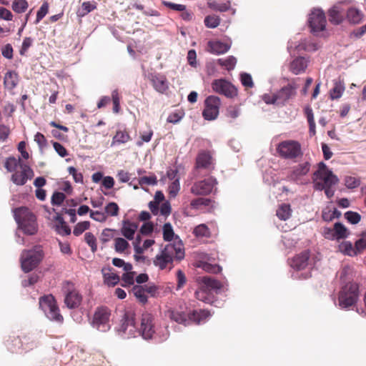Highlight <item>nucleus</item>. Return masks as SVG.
I'll return each mask as SVG.
<instances>
[{"label":"nucleus","mask_w":366,"mask_h":366,"mask_svg":"<svg viewBox=\"0 0 366 366\" xmlns=\"http://www.w3.org/2000/svg\"><path fill=\"white\" fill-rule=\"evenodd\" d=\"M213 164L212 156L206 152H200L196 161V169H210Z\"/></svg>","instance_id":"21"},{"label":"nucleus","mask_w":366,"mask_h":366,"mask_svg":"<svg viewBox=\"0 0 366 366\" xmlns=\"http://www.w3.org/2000/svg\"><path fill=\"white\" fill-rule=\"evenodd\" d=\"M211 201L209 199L197 198L192 201L191 206L193 208L199 209L201 206H209Z\"/></svg>","instance_id":"62"},{"label":"nucleus","mask_w":366,"mask_h":366,"mask_svg":"<svg viewBox=\"0 0 366 366\" xmlns=\"http://www.w3.org/2000/svg\"><path fill=\"white\" fill-rule=\"evenodd\" d=\"M137 228L138 225L137 223L132 222L129 220H124L122 222L121 233L127 239L132 240L134 239Z\"/></svg>","instance_id":"19"},{"label":"nucleus","mask_w":366,"mask_h":366,"mask_svg":"<svg viewBox=\"0 0 366 366\" xmlns=\"http://www.w3.org/2000/svg\"><path fill=\"white\" fill-rule=\"evenodd\" d=\"M154 89L160 93L164 92L168 89V82L164 76L156 75L152 79Z\"/></svg>","instance_id":"28"},{"label":"nucleus","mask_w":366,"mask_h":366,"mask_svg":"<svg viewBox=\"0 0 366 366\" xmlns=\"http://www.w3.org/2000/svg\"><path fill=\"white\" fill-rule=\"evenodd\" d=\"M117 332L124 338L135 337L136 334L139 333L145 340L152 339L155 332L153 317L149 313L143 314L140 329L137 331L134 322V314L132 311H126L122 316Z\"/></svg>","instance_id":"1"},{"label":"nucleus","mask_w":366,"mask_h":366,"mask_svg":"<svg viewBox=\"0 0 366 366\" xmlns=\"http://www.w3.org/2000/svg\"><path fill=\"white\" fill-rule=\"evenodd\" d=\"M49 4L47 2H44L39 9L36 14V19L35 24H37L48 13Z\"/></svg>","instance_id":"56"},{"label":"nucleus","mask_w":366,"mask_h":366,"mask_svg":"<svg viewBox=\"0 0 366 366\" xmlns=\"http://www.w3.org/2000/svg\"><path fill=\"white\" fill-rule=\"evenodd\" d=\"M308 24L311 32L315 35H319L323 31L326 26V18L323 11L320 9H312L309 14Z\"/></svg>","instance_id":"10"},{"label":"nucleus","mask_w":366,"mask_h":366,"mask_svg":"<svg viewBox=\"0 0 366 366\" xmlns=\"http://www.w3.org/2000/svg\"><path fill=\"white\" fill-rule=\"evenodd\" d=\"M279 154L285 159H293L297 157L301 154L300 144L292 140L282 142L277 148Z\"/></svg>","instance_id":"11"},{"label":"nucleus","mask_w":366,"mask_h":366,"mask_svg":"<svg viewBox=\"0 0 366 366\" xmlns=\"http://www.w3.org/2000/svg\"><path fill=\"white\" fill-rule=\"evenodd\" d=\"M207 4L210 9L220 12L227 11L230 9L229 1L225 3H219L218 0H209Z\"/></svg>","instance_id":"34"},{"label":"nucleus","mask_w":366,"mask_h":366,"mask_svg":"<svg viewBox=\"0 0 366 366\" xmlns=\"http://www.w3.org/2000/svg\"><path fill=\"white\" fill-rule=\"evenodd\" d=\"M359 299V289L356 283L343 285L338 295V307L342 310L353 309Z\"/></svg>","instance_id":"5"},{"label":"nucleus","mask_w":366,"mask_h":366,"mask_svg":"<svg viewBox=\"0 0 366 366\" xmlns=\"http://www.w3.org/2000/svg\"><path fill=\"white\" fill-rule=\"evenodd\" d=\"M309 259V253L307 252H305L301 253L300 254L294 257L290 262V266L297 270L295 274H293L292 276L295 278H302L307 279L310 274L309 272H304L299 274V271L303 270L306 268L308 264Z\"/></svg>","instance_id":"13"},{"label":"nucleus","mask_w":366,"mask_h":366,"mask_svg":"<svg viewBox=\"0 0 366 366\" xmlns=\"http://www.w3.org/2000/svg\"><path fill=\"white\" fill-rule=\"evenodd\" d=\"M292 214V209L290 208V204H282L277 209L276 214L279 219L281 220H287L288 219Z\"/></svg>","instance_id":"35"},{"label":"nucleus","mask_w":366,"mask_h":366,"mask_svg":"<svg viewBox=\"0 0 366 366\" xmlns=\"http://www.w3.org/2000/svg\"><path fill=\"white\" fill-rule=\"evenodd\" d=\"M345 217L350 223L352 224H357L361 219L360 214L352 211H348L345 212Z\"/></svg>","instance_id":"52"},{"label":"nucleus","mask_w":366,"mask_h":366,"mask_svg":"<svg viewBox=\"0 0 366 366\" xmlns=\"http://www.w3.org/2000/svg\"><path fill=\"white\" fill-rule=\"evenodd\" d=\"M14 217L20 229L25 234L33 235L37 232L38 224L35 215L26 207L14 210Z\"/></svg>","instance_id":"3"},{"label":"nucleus","mask_w":366,"mask_h":366,"mask_svg":"<svg viewBox=\"0 0 366 366\" xmlns=\"http://www.w3.org/2000/svg\"><path fill=\"white\" fill-rule=\"evenodd\" d=\"M129 245L128 242L124 238L117 237L114 239V249L117 252H124L128 248Z\"/></svg>","instance_id":"43"},{"label":"nucleus","mask_w":366,"mask_h":366,"mask_svg":"<svg viewBox=\"0 0 366 366\" xmlns=\"http://www.w3.org/2000/svg\"><path fill=\"white\" fill-rule=\"evenodd\" d=\"M56 231L61 235H69L71 233L70 228L66 224V223H61L55 225Z\"/></svg>","instance_id":"64"},{"label":"nucleus","mask_w":366,"mask_h":366,"mask_svg":"<svg viewBox=\"0 0 366 366\" xmlns=\"http://www.w3.org/2000/svg\"><path fill=\"white\" fill-rule=\"evenodd\" d=\"M180 190L179 180L176 179L169 185L168 191L171 197H175Z\"/></svg>","instance_id":"54"},{"label":"nucleus","mask_w":366,"mask_h":366,"mask_svg":"<svg viewBox=\"0 0 366 366\" xmlns=\"http://www.w3.org/2000/svg\"><path fill=\"white\" fill-rule=\"evenodd\" d=\"M65 194L62 192H56L51 197V204L53 205H61L65 199Z\"/></svg>","instance_id":"61"},{"label":"nucleus","mask_w":366,"mask_h":366,"mask_svg":"<svg viewBox=\"0 0 366 366\" xmlns=\"http://www.w3.org/2000/svg\"><path fill=\"white\" fill-rule=\"evenodd\" d=\"M110 310L107 307H99L95 311L91 322L92 327L99 332H105L110 330Z\"/></svg>","instance_id":"9"},{"label":"nucleus","mask_w":366,"mask_h":366,"mask_svg":"<svg viewBox=\"0 0 366 366\" xmlns=\"http://www.w3.org/2000/svg\"><path fill=\"white\" fill-rule=\"evenodd\" d=\"M33 177L34 172L29 166L27 164H20L19 170H16L11 175V181L16 185L22 186Z\"/></svg>","instance_id":"16"},{"label":"nucleus","mask_w":366,"mask_h":366,"mask_svg":"<svg viewBox=\"0 0 366 366\" xmlns=\"http://www.w3.org/2000/svg\"><path fill=\"white\" fill-rule=\"evenodd\" d=\"M220 99L216 96H209L205 100V108L202 115L206 120L212 121L217 119L219 114Z\"/></svg>","instance_id":"12"},{"label":"nucleus","mask_w":366,"mask_h":366,"mask_svg":"<svg viewBox=\"0 0 366 366\" xmlns=\"http://www.w3.org/2000/svg\"><path fill=\"white\" fill-rule=\"evenodd\" d=\"M18 74L15 71H9L5 74L4 84L6 89L12 90L18 84Z\"/></svg>","instance_id":"29"},{"label":"nucleus","mask_w":366,"mask_h":366,"mask_svg":"<svg viewBox=\"0 0 366 366\" xmlns=\"http://www.w3.org/2000/svg\"><path fill=\"white\" fill-rule=\"evenodd\" d=\"M184 257V249L182 242L177 237L174 242L167 243L160 249L154 259V264L160 269H164L174 259L182 260Z\"/></svg>","instance_id":"2"},{"label":"nucleus","mask_w":366,"mask_h":366,"mask_svg":"<svg viewBox=\"0 0 366 366\" xmlns=\"http://www.w3.org/2000/svg\"><path fill=\"white\" fill-rule=\"evenodd\" d=\"M220 19L217 16L210 15L207 16L204 19L205 26L208 28H216L219 26Z\"/></svg>","instance_id":"48"},{"label":"nucleus","mask_w":366,"mask_h":366,"mask_svg":"<svg viewBox=\"0 0 366 366\" xmlns=\"http://www.w3.org/2000/svg\"><path fill=\"white\" fill-rule=\"evenodd\" d=\"M226 115L231 119H235L240 115V109L237 106L229 107L227 109Z\"/></svg>","instance_id":"58"},{"label":"nucleus","mask_w":366,"mask_h":366,"mask_svg":"<svg viewBox=\"0 0 366 366\" xmlns=\"http://www.w3.org/2000/svg\"><path fill=\"white\" fill-rule=\"evenodd\" d=\"M366 248V240L363 238L357 239L354 244V249L356 252V256L362 252Z\"/></svg>","instance_id":"63"},{"label":"nucleus","mask_w":366,"mask_h":366,"mask_svg":"<svg viewBox=\"0 0 366 366\" xmlns=\"http://www.w3.org/2000/svg\"><path fill=\"white\" fill-rule=\"evenodd\" d=\"M199 282L202 284L200 288L195 292L197 300L206 303L212 302V297L209 292H215L217 293L222 287V284L208 276L199 278Z\"/></svg>","instance_id":"6"},{"label":"nucleus","mask_w":366,"mask_h":366,"mask_svg":"<svg viewBox=\"0 0 366 366\" xmlns=\"http://www.w3.org/2000/svg\"><path fill=\"white\" fill-rule=\"evenodd\" d=\"M96 9L95 3L85 1L82 4L81 8L78 11V15L84 16Z\"/></svg>","instance_id":"46"},{"label":"nucleus","mask_w":366,"mask_h":366,"mask_svg":"<svg viewBox=\"0 0 366 366\" xmlns=\"http://www.w3.org/2000/svg\"><path fill=\"white\" fill-rule=\"evenodd\" d=\"M210 316V312L206 310H194L189 314V322L192 321L197 324L204 323Z\"/></svg>","instance_id":"23"},{"label":"nucleus","mask_w":366,"mask_h":366,"mask_svg":"<svg viewBox=\"0 0 366 366\" xmlns=\"http://www.w3.org/2000/svg\"><path fill=\"white\" fill-rule=\"evenodd\" d=\"M112 264L117 267L122 268L125 272L131 271L133 268L132 264L125 262L123 259L119 258H114L112 259Z\"/></svg>","instance_id":"49"},{"label":"nucleus","mask_w":366,"mask_h":366,"mask_svg":"<svg viewBox=\"0 0 366 366\" xmlns=\"http://www.w3.org/2000/svg\"><path fill=\"white\" fill-rule=\"evenodd\" d=\"M39 307L46 317L51 321L61 322L63 317L59 313V307L52 295H46L40 298Z\"/></svg>","instance_id":"8"},{"label":"nucleus","mask_w":366,"mask_h":366,"mask_svg":"<svg viewBox=\"0 0 366 366\" xmlns=\"http://www.w3.org/2000/svg\"><path fill=\"white\" fill-rule=\"evenodd\" d=\"M217 184L216 179H208L195 182L191 188V192L195 195H207L211 193Z\"/></svg>","instance_id":"15"},{"label":"nucleus","mask_w":366,"mask_h":366,"mask_svg":"<svg viewBox=\"0 0 366 366\" xmlns=\"http://www.w3.org/2000/svg\"><path fill=\"white\" fill-rule=\"evenodd\" d=\"M353 277L354 271L352 267L350 266H345L340 272V278L342 281V283L344 285L353 283L352 282Z\"/></svg>","instance_id":"32"},{"label":"nucleus","mask_w":366,"mask_h":366,"mask_svg":"<svg viewBox=\"0 0 366 366\" xmlns=\"http://www.w3.org/2000/svg\"><path fill=\"white\" fill-rule=\"evenodd\" d=\"M360 184V179L352 177V176H347L345 177V185L348 189H355L359 187Z\"/></svg>","instance_id":"50"},{"label":"nucleus","mask_w":366,"mask_h":366,"mask_svg":"<svg viewBox=\"0 0 366 366\" xmlns=\"http://www.w3.org/2000/svg\"><path fill=\"white\" fill-rule=\"evenodd\" d=\"M211 258L206 255L203 260H199L197 263V267L202 268L203 270L210 273H217L222 270V268L217 264H212L207 261H209Z\"/></svg>","instance_id":"27"},{"label":"nucleus","mask_w":366,"mask_h":366,"mask_svg":"<svg viewBox=\"0 0 366 366\" xmlns=\"http://www.w3.org/2000/svg\"><path fill=\"white\" fill-rule=\"evenodd\" d=\"M119 206L115 202H109L104 208V213L108 217H116L119 214Z\"/></svg>","instance_id":"45"},{"label":"nucleus","mask_w":366,"mask_h":366,"mask_svg":"<svg viewBox=\"0 0 366 366\" xmlns=\"http://www.w3.org/2000/svg\"><path fill=\"white\" fill-rule=\"evenodd\" d=\"M230 48V44L222 41H209L208 51L214 54H222L227 52Z\"/></svg>","instance_id":"20"},{"label":"nucleus","mask_w":366,"mask_h":366,"mask_svg":"<svg viewBox=\"0 0 366 366\" xmlns=\"http://www.w3.org/2000/svg\"><path fill=\"white\" fill-rule=\"evenodd\" d=\"M218 61L219 64L224 66L227 70H232L236 65L237 59L233 56H230L225 59H220Z\"/></svg>","instance_id":"47"},{"label":"nucleus","mask_w":366,"mask_h":366,"mask_svg":"<svg viewBox=\"0 0 366 366\" xmlns=\"http://www.w3.org/2000/svg\"><path fill=\"white\" fill-rule=\"evenodd\" d=\"M81 300V297L79 293L75 290H72L66 293L64 302L67 307L72 309L77 307L80 305Z\"/></svg>","instance_id":"24"},{"label":"nucleus","mask_w":366,"mask_h":366,"mask_svg":"<svg viewBox=\"0 0 366 366\" xmlns=\"http://www.w3.org/2000/svg\"><path fill=\"white\" fill-rule=\"evenodd\" d=\"M345 91L344 83L340 81H335L334 83V87L330 91V97L332 99H337L342 97L343 92Z\"/></svg>","instance_id":"36"},{"label":"nucleus","mask_w":366,"mask_h":366,"mask_svg":"<svg viewBox=\"0 0 366 366\" xmlns=\"http://www.w3.org/2000/svg\"><path fill=\"white\" fill-rule=\"evenodd\" d=\"M104 277V283L109 286H114L119 282V277L117 275L112 268L104 267L102 269Z\"/></svg>","instance_id":"22"},{"label":"nucleus","mask_w":366,"mask_h":366,"mask_svg":"<svg viewBox=\"0 0 366 366\" xmlns=\"http://www.w3.org/2000/svg\"><path fill=\"white\" fill-rule=\"evenodd\" d=\"M240 79L242 85L245 87L252 88L254 86L252 76L247 73H242L240 75Z\"/></svg>","instance_id":"60"},{"label":"nucleus","mask_w":366,"mask_h":366,"mask_svg":"<svg viewBox=\"0 0 366 366\" xmlns=\"http://www.w3.org/2000/svg\"><path fill=\"white\" fill-rule=\"evenodd\" d=\"M132 293L135 297L141 302L146 303L147 302V296L146 290L143 286L135 285L132 288Z\"/></svg>","instance_id":"37"},{"label":"nucleus","mask_w":366,"mask_h":366,"mask_svg":"<svg viewBox=\"0 0 366 366\" xmlns=\"http://www.w3.org/2000/svg\"><path fill=\"white\" fill-rule=\"evenodd\" d=\"M84 239L87 244L91 247L92 251L95 252L97 249V245L96 242L97 239L94 234L91 232H86L84 234Z\"/></svg>","instance_id":"53"},{"label":"nucleus","mask_w":366,"mask_h":366,"mask_svg":"<svg viewBox=\"0 0 366 366\" xmlns=\"http://www.w3.org/2000/svg\"><path fill=\"white\" fill-rule=\"evenodd\" d=\"M334 229L337 240L345 239L349 236L347 229L340 222H336L334 224Z\"/></svg>","instance_id":"39"},{"label":"nucleus","mask_w":366,"mask_h":366,"mask_svg":"<svg viewBox=\"0 0 366 366\" xmlns=\"http://www.w3.org/2000/svg\"><path fill=\"white\" fill-rule=\"evenodd\" d=\"M122 280L124 282V284H122L123 287L133 285L134 282V272H132V270L126 272L122 275Z\"/></svg>","instance_id":"59"},{"label":"nucleus","mask_w":366,"mask_h":366,"mask_svg":"<svg viewBox=\"0 0 366 366\" xmlns=\"http://www.w3.org/2000/svg\"><path fill=\"white\" fill-rule=\"evenodd\" d=\"M339 182L338 177L329 169L324 162H320L314 173L313 184L316 190L322 191L326 187H332Z\"/></svg>","instance_id":"4"},{"label":"nucleus","mask_w":366,"mask_h":366,"mask_svg":"<svg viewBox=\"0 0 366 366\" xmlns=\"http://www.w3.org/2000/svg\"><path fill=\"white\" fill-rule=\"evenodd\" d=\"M167 315L171 320L177 323L182 324L184 325H187L189 323V314L188 315L187 318V316L184 312L176 310H168Z\"/></svg>","instance_id":"30"},{"label":"nucleus","mask_w":366,"mask_h":366,"mask_svg":"<svg viewBox=\"0 0 366 366\" xmlns=\"http://www.w3.org/2000/svg\"><path fill=\"white\" fill-rule=\"evenodd\" d=\"M11 7L15 12L23 13L28 8V2L26 0H14Z\"/></svg>","instance_id":"44"},{"label":"nucleus","mask_w":366,"mask_h":366,"mask_svg":"<svg viewBox=\"0 0 366 366\" xmlns=\"http://www.w3.org/2000/svg\"><path fill=\"white\" fill-rule=\"evenodd\" d=\"M90 217L99 222H104L107 219V215L104 213V212L100 211H90Z\"/></svg>","instance_id":"57"},{"label":"nucleus","mask_w":366,"mask_h":366,"mask_svg":"<svg viewBox=\"0 0 366 366\" xmlns=\"http://www.w3.org/2000/svg\"><path fill=\"white\" fill-rule=\"evenodd\" d=\"M183 169V167L181 164L176 165L172 168H169L167 171V177L172 182L174 181L176 179L179 180L180 179V172L181 170Z\"/></svg>","instance_id":"41"},{"label":"nucleus","mask_w":366,"mask_h":366,"mask_svg":"<svg viewBox=\"0 0 366 366\" xmlns=\"http://www.w3.org/2000/svg\"><path fill=\"white\" fill-rule=\"evenodd\" d=\"M177 236L174 235V232L173 231L172 227L171 224L166 223L163 227V237L165 241L171 242L173 240L174 242L175 238Z\"/></svg>","instance_id":"42"},{"label":"nucleus","mask_w":366,"mask_h":366,"mask_svg":"<svg viewBox=\"0 0 366 366\" xmlns=\"http://www.w3.org/2000/svg\"><path fill=\"white\" fill-rule=\"evenodd\" d=\"M362 18V13L360 10L350 7L347 10V19L351 24H358L361 21Z\"/></svg>","instance_id":"31"},{"label":"nucleus","mask_w":366,"mask_h":366,"mask_svg":"<svg viewBox=\"0 0 366 366\" xmlns=\"http://www.w3.org/2000/svg\"><path fill=\"white\" fill-rule=\"evenodd\" d=\"M347 1L340 2L334 5L329 11V19L334 24H340L342 22L344 18V9L342 4Z\"/></svg>","instance_id":"18"},{"label":"nucleus","mask_w":366,"mask_h":366,"mask_svg":"<svg viewBox=\"0 0 366 366\" xmlns=\"http://www.w3.org/2000/svg\"><path fill=\"white\" fill-rule=\"evenodd\" d=\"M310 169V164L307 162H305L302 164H300L297 167H295L291 173V178L294 180H297L300 179L302 177L306 175Z\"/></svg>","instance_id":"26"},{"label":"nucleus","mask_w":366,"mask_h":366,"mask_svg":"<svg viewBox=\"0 0 366 366\" xmlns=\"http://www.w3.org/2000/svg\"><path fill=\"white\" fill-rule=\"evenodd\" d=\"M297 86L294 84H289L282 87L277 92L275 93L277 106L282 107L286 104L290 99L295 97Z\"/></svg>","instance_id":"17"},{"label":"nucleus","mask_w":366,"mask_h":366,"mask_svg":"<svg viewBox=\"0 0 366 366\" xmlns=\"http://www.w3.org/2000/svg\"><path fill=\"white\" fill-rule=\"evenodd\" d=\"M194 234L197 237H207L209 235V230L205 224H199L194 229Z\"/></svg>","instance_id":"55"},{"label":"nucleus","mask_w":366,"mask_h":366,"mask_svg":"<svg viewBox=\"0 0 366 366\" xmlns=\"http://www.w3.org/2000/svg\"><path fill=\"white\" fill-rule=\"evenodd\" d=\"M339 251L345 255L355 257L356 252L354 249V245L350 241H343L339 244Z\"/></svg>","instance_id":"33"},{"label":"nucleus","mask_w":366,"mask_h":366,"mask_svg":"<svg viewBox=\"0 0 366 366\" xmlns=\"http://www.w3.org/2000/svg\"><path fill=\"white\" fill-rule=\"evenodd\" d=\"M43 257L41 246H35L29 250H24L21 254V265L24 272H29L35 268Z\"/></svg>","instance_id":"7"},{"label":"nucleus","mask_w":366,"mask_h":366,"mask_svg":"<svg viewBox=\"0 0 366 366\" xmlns=\"http://www.w3.org/2000/svg\"><path fill=\"white\" fill-rule=\"evenodd\" d=\"M308 61L304 57H297L295 59L290 65V70L295 74H299L303 72L307 66Z\"/></svg>","instance_id":"25"},{"label":"nucleus","mask_w":366,"mask_h":366,"mask_svg":"<svg viewBox=\"0 0 366 366\" xmlns=\"http://www.w3.org/2000/svg\"><path fill=\"white\" fill-rule=\"evenodd\" d=\"M20 164H24V163H21V159H16L14 157H10L6 159L5 162V168L8 172H16L18 168L20 169Z\"/></svg>","instance_id":"38"},{"label":"nucleus","mask_w":366,"mask_h":366,"mask_svg":"<svg viewBox=\"0 0 366 366\" xmlns=\"http://www.w3.org/2000/svg\"><path fill=\"white\" fill-rule=\"evenodd\" d=\"M214 92L223 94L228 98H233L237 95V90L229 81L224 79H216L212 84Z\"/></svg>","instance_id":"14"},{"label":"nucleus","mask_w":366,"mask_h":366,"mask_svg":"<svg viewBox=\"0 0 366 366\" xmlns=\"http://www.w3.org/2000/svg\"><path fill=\"white\" fill-rule=\"evenodd\" d=\"M90 223L88 221L79 222L74 228L73 234L75 236H79L82 234L85 230L89 228Z\"/></svg>","instance_id":"51"},{"label":"nucleus","mask_w":366,"mask_h":366,"mask_svg":"<svg viewBox=\"0 0 366 366\" xmlns=\"http://www.w3.org/2000/svg\"><path fill=\"white\" fill-rule=\"evenodd\" d=\"M130 139L129 134L127 132L118 131L113 137L112 146L116 144H124Z\"/></svg>","instance_id":"40"}]
</instances>
